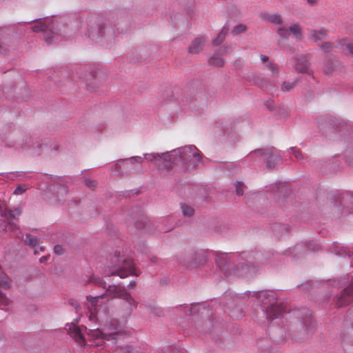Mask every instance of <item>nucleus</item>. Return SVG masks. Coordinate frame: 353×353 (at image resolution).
Wrapping results in <instances>:
<instances>
[{"mask_svg":"<svg viewBox=\"0 0 353 353\" xmlns=\"http://www.w3.org/2000/svg\"><path fill=\"white\" fill-rule=\"evenodd\" d=\"M324 71L326 74H329L332 72V69L330 68H326L324 69Z\"/></svg>","mask_w":353,"mask_h":353,"instance_id":"obj_54","label":"nucleus"},{"mask_svg":"<svg viewBox=\"0 0 353 353\" xmlns=\"http://www.w3.org/2000/svg\"><path fill=\"white\" fill-rule=\"evenodd\" d=\"M34 254H38V251L37 250H34Z\"/></svg>","mask_w":353,"mask_h":353,"instance_id":"obj_61","label":"nucleus"},{"mask_svg":"<svg viewBox=\"0 0 353 353\" xmlns=\"http://www.w3.org/2000/svg\"><path fill=\"white\" fill-rule=\"evenodd\" d=\"M338 255H342V254L340 253V252L336 253Z\"/></svg>","mask_w":353,"mask_h":353,"instance_id":"obj_62","label":"nucleus"},{"mask_svg":"<svg viewBox=\"0 0 353 353\" xmlns=\"http://www.w3.org/2000/svg\"><path fill=\"white\" fill-rule=\"evenodd\" d=\"M143 156L150 161H155L159 158L165 162V165H170V161L172 159V155L168 152L163 153H145Z\"/></svg>","mask_w":353,"mask_h":353,"instance_id":"obj_20","label":"nucleus"},{"mask_svg":"<svg viewBox=\"0 0 353 353\" xmlns=\"http://www.w3.org/2000/svg\"><path fill=\"white\" fill-rule=\"evenodd\" d=\"M70 304L74 307V309H75V310L77 312L79 311V308L80 307V305H79V303L77 301L70 300Z\"/></svg>","mask_w":353,"mask_h":353,"instance_id":"obj_46","label":"nucleus"},{"mask_svg":"<svg viewBox=\"0 0 353 353\" xmlns=\"http://www.w3.org/2000/svg\"><path fill=\"white\" fill-rule=\"evenodd\" d=\"M170 154L172 155V159L170 164L181 163L183 164H190L194 167L196 164L201 162V157L199 150L193 145H185L173 150Z\"/></svg>","mask_w":353,"mask_h":353,"instance_id":"obj_4","label":"nucleus"},{"mask_svg":"<svg viewBox=\"0 0 353 353\" xmlns=\"http://www.w3.org/2000/svg\"><path fill=\"white\" fill-rule=\"evenodd\" d=\"M296 63H295V68L296 71L301 73H307L313 77L312 72L310 71V62L307 57L305 55L300 54L296 57Z\"/></svg>","mask_w":353,"mask_h":353,"instance_id":"obj_14","label":"nucleus"},{"mask_svg":"<svg viewBox=\"0 0 353 353\" xmlns=\"http://www.w3.org/2000/svg\"><path fill=\"white\" fill-rule=\"evenodd\" d=\"M16 236L17 238H19V239H22L23 238L22 235H17Z\"/></svg>","mask_w":353,"mask_h":353,"instance_id":"obj_59","label":"nucleus"},{"mask_svg":"<svg viewBox=\"0 0 353 353\" xmlns=\"http://www.w3.org/2000/svg\"><path fill=\"white\" fill-rule=\"evenodd\" d=\"M135 285H136L135 281H132L128 284V289H132V288H133L135 286Z\"/></svg>","mask_w":353,"mask_h":353,"instance_id":"obj_53","label":"nucleus"},{"mask_svg":"<svg viewBox=\"0 0 353 353\" xmlns=\"http://www.w3.org/2000/svg\"><path fill=\"white\" fill-rule=\"evenodd\" d=\"M26 188H25V186L19 185L14 190V194H16V195L22 194L23 193H24L26 192Z\"/></svg>","mask_w":353,"mask_h":353,"instance_id":"obj_43","label":"nucleus"},{"mask_svg":"<svg viewBox=\"0 0 353 353\" xmlns=\"http://www.w3.org/2000/svg\"><path fill=\"white\" fill-rule=\"evenodd\" d=\"M296 82L284 81L281 85V90L283 92H288L295 86Z\"/></svg>","mask_w":353,"mask_h":353,"instance_id":"obj_33","label":"nucleus"},{"mask_svg":"<svg viewBox=\"0 0 353 353\" xmlns=\"http://www.w3.org/2000/svg\"><path fill=\"white\" fill-rule=\"evenodd\" d=\"M251 294L250 292H248ZM252 296L261 303V307L266 315V318L273 320L282 316L285 312V308L277 303L276 294L273 291L262 290L252 292Z\"/></svg>","mask_w":353,"mask_h":353,"instance_id":"obj_2","label":"nucleus"},{"mask_svg":"<svg viewBox=\"0 0 353 353\" xmlns=\"http://www.w3.org/2000/svg\"><path fill=\"white\" fill-rule=\"evenodd\" d=\"M272 228L273 232L277 236H283L290 232L289 226L281 223H274Z\"/></svg>","mask_w":353,"mask_h":353,"instance_id":"obj_24","label":"nucleus"},{"mask_svg":"<svg viewBox=\"0 0 353 353\" xmlns=\"http://www.w3.org/2000/svg\"><path fill=\"white\" fill-rule=\"evenodd\" d=\"M8 146L14 147L17 150H28L40 149L42 144L37 139H34L30 133H24L17 137Z\"/></svg>","mask_w":353,"mask_h":353,"instance_id":"obj_7","label":"nucleus"},{"mask_svg":"<svg viewBox=\"0 0 353 353\" xmlns=\"http://www.w3.org/2000/svg\"><path fill=\"white\" fill-rule=\"evenodd\" d=\"M92 282L95 285L103 287V288H105V287H106L105 282L99 277H93Z\"/></svg>","mask_w":353,"mask_h":353,"instance_id":"obj_39","label":"nucleus"},{"mask_svg":"<svg viewBox=\"0 0 353 353\" xmlns=\"http://www.w3.org/2000/svg\"><path fill=\"white\" fill-rule=\"evenodd\" d=\"M246 30L247 28L245 25L239 24L234 26V29L232 30V33L234 34H239L244 32Z\"/></svg>","mask_w":353,"mask_h":353,"instance_id":"obj_34","label":"nucleus"},{"mask_svg":"<svg viewBox=\"0 0 353 353\" xmlns=\"http://www.w3.org/2000/svg\"><path fill=\"white\" fill-rule=\"evenodd\" d=\"M307 1L309 4L314 5L316 3V0H307Z\"/></svg>","mask_w":353,"mask_h":353,"instance_id":"obj_56","label":"nucleus"},{"mask_svg":"<svg viewBox=\"0 0 353 353\" xmlns=\"http://www.w3.org/2000/svg\"><path fill=\"white\" fill-rule=\"evenodd\" d=\"M230 49L231 48L229 46H222L219 48L214 52V55L209 59V64L216 67L223 66L225 63V61L223 58H221V56L228 53Z\"/></svg>","mask_w":353,"mask_h":353,"instance_id":"obj_13","label":"nucleus"},{"mask_svg":"<svg viewBox=\"0 0 353 353\" xmlns=\"http://www.w3.org/2000/svg\"><path fill=\"white\" fill-rule=\"evenodd\" d=\"M245 255L246 263H242L241 267L242 268L243 274H248L251 272V266L254 268L255 263L257 264H265L269 262V260L263 256L261 252H257L254 254L252 253H243Z\"/></svg>","mask_w":353,"mask_h":353,"instance_id":"obj_10","label":"nucleus"},{"mask_svg":"<svg viewBox=\"0 0 353 353\" xmlns=\"http://www.w3.org/2000/svg\"><path fill=\"white\" fill-rule=\"evenodd\" d=\"M261 60L265 65V66H267V65H268L269 63H271L269 61L268 57H267L265 55H261Z\"/></svg>","mask_w":353,"mask_h":353,"instance_id":"obj_47","label":"nucleus"},{"mask_svg":"<svg viewBox=\"0 0 353 353\" xmlns=\"http://www.w3.org/2000/svg\"><path fill=\"white\" fill-rule=\"evenodd\" d=\"M112 28L110 26H103L97 24L96 26H90L88 29L87 34L92 41L98 42L102 37L108 39L112 37Z\"/></svg>","mask_w":353,"mask_h":353,"instance_id":"obj_9","label":"nucleus"},{"mask_svg":"<svg viewBox=\"0 0 353 353\" xmlns=\"http://www.w3.org/2000/svg\"><path fill=\"white\" fill-rule=\"evenodd\" d=\"M39 250H40L41 252H44L45 248L41 246V247L39 248Z\"/></svg>","mask_w":353,"mask_h":353,"instance_id":"obj_57","label":"nucleus"},{"mask_svg":"<svg viewBox=\"0 0 353 353\" xmlns=\"http://www.w3.org/2000/svg\"><path fill=\"white\" fill-rule=\"evenodd\" d=\"M12 36V30L10 29L7 28H0V52H6V49L3 47V45L9 46Z\"/></svg>","mask_w":353,"mask_h":353,"instance_id":"obj_17","label":"nucleus"},{"mask_svg":"<svg viewBox=\"0 0 353 353\" xmlns=\"http://www.w3.org/2000/svg\"><path fill=\"white\" fill-rule=\"evenodd\" d=\"M18 229H19V227L16 223H12L9 224V230L14 231V230H17Z\"/></svg>","mask_w":353,"mask_h":353,"instance_id":"obj_50","label":"nucleus"},{"mask_svg":"<svg viewBox=\"0 0 353 353\" xmlns=\"http://www.w3.org/2000/svg\"><path fill=\"white\" fill-rule=\"evenodd\" d=\"M119 321L117 320H112L110 322L109 328L110 330H115L117 331L112 332H103L99 329L88 330L86 327L80 328L75 323H71L66 326H68V332L70 336L79 344L83 345L85 344V339L83 336L82 330L84 329L87 332L89 338L93 339H99L103 342L104 341H117L119 337L123 336V334L117 330L119 328Z\"/></svg>","mask_w":353,"mask_h":353,"instance_id":"obj_1","label":"nucleus"},{"mask_svg":"<svg viewBox=\"0 0 353 353\" xmlns=\"http://www.w3.org/2000/svg\"><path fill=\"white\" fill-rule=\"evenodd\" d=\"M250 158L263 157L265 159L267 166L269 168H274L281 161V155L273 148L267 149H258L250 154Z\"/></svg>","mask_w":353,"mask_h":353,"instance_id":"obj_8","label":"nucleus"},{"mask_svg":"<svg viewBox=\"0 0 353 353\" xmlns=\"http://www.w3.org/2000/svg\"><path fill=\"white\" fill-rule=\"evenodd\" d=\"M181 210L183 212V214L185 216H191L194 214V209L188 205L185 204H181Z\"/></svg>","mask_w":353,"mask_h":353,"instance_id":"obj_30","label":"nucleus"},{"mask_svg":"<svg viewBox=\"0 0 353 353\" xmlns=\"http://www.w3.org/2000/svg\"><path fill=\"white\" fill-rule=\"evenodd\" d=\"M343 252L344 254L348 255V256H351L352 254H353V250L352 248H345V249H343Z\"/></svg>","mask_w":353,"mask_h":353,"instance_id":"obj_48","label":"nucleus"},{"mask_svg":"<svg viewBox=\"0 0 353 353\" xmlns=\"http://www.w3.org/2000/svg\"><path fill=\"white\" fill-rule=\"evenodd\" d=\"M111 266L105 271L108 276H119L123 279L130 275L138 276V272L134 265L132 261L121 254L119 252L116 251L114 256L110 259Z\"/></svg>","mask_w":353,"mask_h":353,"instance_id":"obj_3","label":"nucleus"},{"mask_svg":"<svg viewBox=\"0 0 353 353\" xmlns=\"http://www.w3.org/2000/svg\"><path fill=\"white\" fill-rule=\"evenodd\" d=\"M59 189L62 192L63 194H66L67 189H66V188L65 186L60 185L59 186Z\"/></svg>","mask_w":353,"mask_h":353,"instance_id":"obj_52","label":"nucleus"},{"mask_svg":"<svg viewBox=\"0 0 353 353\" xmlns=\"http://www.w3.org/2000/svg\"><path fill=\"white\" fill-rule=\"evenodd\" d=\"M163 353H185V352L176 348H172V350L169 351V352H167V351H163Z\"/></svg>","mask_w":353,"mask_h":353,"instance_id":"obj_49","label":"nucleus"},{"mask_svg":"<svg viewBox=\"0 0 353 353\" xmlns=\"http://www.w3.org/2000/svg\"><path fill=\"white\" fill-rule=\"evenodd\" d=\"M206 41V38L203 37H197L194 39L191 45L188 48V52L190 54H197L200 52L203 48V46Z\"/></svg>","mask_w":353,"mask_h":353,"instance_id":"obj_19","label":"nucleus"},{"mask_svg":"<svg viewBox=\"0 0 353 353\" xmlns=\"http://www.w3.org/2000/svg\"><path fill=\"white\" fill-rule=\"evenodd\" d=\"M143 158L139 156H134L130 158L122 159L117 161L114 168L117 172L132 174L141 172Z\"/></svg>","mask_w":353,"mask_h":353,"instance_id":"obj_6","label":"nucleus"},{"mask_svg":"<svg viewBox=\"0 0 353 353\" xmlns=\"http://www.w3.org/2000/svg\"><path fill=\"white\" fill-rule=\"evenodd\" d=\"M236 192L237 195L242 196L243 194L244 185L241 182L237 181L235 184Z\"/></svg>","mask_w":353,"mask_h":353,"instance_id":"obj_38","label":"nucleus"},{"mask_svg":"<svg viewBox=\"0 0 353 353\" xmlns=\"http://www.w3.org/2000/svg\"><path fill=\"white\" fill-rule=\"evenodd\" d=\"M332 48V43L330 42H325L321 46V49L325 52H329Z\"/></svg>","mask_w":353,"mask_h":353,"instance_id":"obj_45","label":"nucleus"},{"mask_svg":"<svg viewBox=\"0 0 353 353\" xmlns=\"http://www.w3.org/2000/svg\"><path fill=\"white\" fill-rule=\"evenodd\" d=\"M266 67L268 70H270L272 72V75L273 77L277 76L279 74V68L275 64L271 62L269 63Z\"/></svg>","mask_w":353,"mask_h":353,"instance_id":"obj_36","label":"nucleus"},{"mask_svg":"<svg viewBox=\"0 0 353 353\" xmlns=\"http://www.w3.org/2000/svg\"><path fill=\"white\" fill-rule=\"evenodd\" d=\"M305 316L303 317V324L305 327V330H309L314 326V323L312 316L308 310H304L303 312Z\"/></svg>","mask_w":353,"mask_h":353,"instance_id":"obj_23","label":"nucleus"},{"mask_svg":"<svg viewBox=\"0 0 353 353\" xmlns=\"http://www.w3.org/2000/svg\"><path fill=\"white\" fill-rule=\"evenodd\" d=\"M346 161L353 165V144L350 148L348 154L346 157Z\"/></svg>","mask_w":353,"mask_h":353,"instance_id":"obj_40","label":"nucleus"},{"mask_svg":"<svg viewBox=\"0 0 353 353\" xmlns=\"http://www.w3.org/2000/svg\"><path fill=\"white\" fill-rule=\"evenodd\" d=\"M290 150L297 160L304 159L303 154L300 149L296 147H291Z\"/></svg>","mask_w":353,"mask_h":353,"instance_id":"obj_32","label":"nucleus"},{"mask_svg":"<svg viewBox=\"0 0 353 353\" xmlns=\"http://www.w3.org/2000/svg\"><path fill=\"white\" fill-rule=\"evenodd\" d=\"M0 174H1V175H4V174H5V173H1Z\"/></svg>","mask_w":353,"mask_h":353,"instance_id":"obj_63","label":"nucleus"},{"mask_svg":"<svg viewBox=\"0 0 353 353\" xmlns=\"http://www.w3.org/2000/svg\"><path fill=\"white\" fill-rule=\"evenodd\" d=\"M204 307L203 305L201 304H199V303H194V304H192L190 309V314L192 315H196V314H199V312L201 310H204Z\"/></svg>","mask_w":353,"mask_h":353,"instance_id":"obj_31","label":"nucleus"},{"mask_svg":"<svg viewBox=\"0 0 353 353\" xmlns=\"http://www.w3.org/2000/svg\"><path fill=\"white\" fill-rule=\"evenodd\" d=\"M101 345V343H94H94H92V345Z\"/></svg>","mask_w":353,"mask_h":353,"instance_id":"obj_58","label":"nucleus"},{"mask_svg":"<svg viewBox=\"0 0 353 353\" xmlns=\"http://www.w3.org/2000/svg\"><path fill=\"white\" fill-rule=\"evenodd\" d=\"M36 22L34 26L32 28L33 32H47L48 30H51V26L50 24L46 23V21H43L41 19H32L30 21H23L20 22L19 24L26 26L30 23Z\"/></svg>","mask_w":353,"mask_h":353,"instance_id":"obj_16","label":"nucleus"},{"mask_svg":"<svg viewBox=\"0 0 353 353\" xmlns=\"http://www.w3.org/2000/svg\"><path fill=\"white\" fill-rule=\"evenodd\" d=\"M353 302V282L345 288L339 297L337 298L336 304L338 307H343Z\"/></svg>","mask_w":353,"mask_h":353,"instance_id":"obj_12","label":"nucleus"},{"mask_svg":"<svg viewBox=\"0 0 353 353\" xmlns=\"http://www.w3.org/2000/svg\"><path fill=\"white\" fill-rule=\"evenodd\" d=\"M151 261L154 263V264H157V257H152L151 259Z\"/></svg>","mask_w":353,"mask_h":353,"instance_id":"obj_55","label":"nucleus"},{"mask_svg":"<svg viewBox=\"0 0 353 353\" xmlns=\"http://www.w3.org/2000/svg\"><path fill=\"white\" fill-rule=\"evenodd\" d=\"M113 353H141V352L137 347L128 345L117 347Z\"/></svg>","mask_w":353,"mask_h":353,"instance_id":"obj_26","label":"nucleus"},{"mask_svg":"<svg viewBox=\"0 0 353 353\" xmlns=\"http://www.w3.org/2000/svg\"><path fill=\"white\" fill-rule=\"evenodd\" d=\"M317 247V245H316L313 242H310L307 245V248H305L301 245H296V246L293 248H290L287 250H285V254H288L294 259H295L296 258H299L301 256H303L307 250H309L310 252H315L319 250V248Z\"/></svg>","mask_w":353,"mask_h":353,"instance_id":"obj_11","label":"nucleus"},{"mask_svg":"<svg viewBox=\"0 0 353 353\" xmlns=\"http://www.w3.org/2000/svg\"><path fill=\"white\" fill-rule=\"evenodd\" d=\"M227 32L228 28L223 27L217 37L212 41V45L214 46H219L224 41Z\"/></svg>","mask_w":353,"mask_h":353,"instance_id":"obj_27","label":"nucleus"},{"mask_svg":"<svg viewBox=\"0 0 353 353\" xmlns=\"http://www.w3.org/2000/svg\"><path fill=\"white\" fill-rule=\"evenodd\" d=\"M122 300V306L124 309V315L126 316H130L131 314L137 309V303L132 297L130 293L125 295V296Z\"/></svg>","mask_w":353,"mask_h":353,"instance_id":"obj_15","label":"nucleus"},{"mask_svg":"<svg viewBox=\"0 0 353 353\" xmlns=\"http://www.w3.org/2000/svg\"><path fill=\"white\" fill-rule=\"evenodd\" d=\"M43 38L46 43L50 45L54 42V36L52 33L50 34L49 35L46 33Z\"/></svg>","mask_w":353,"mask_h":353,"instance_id":"obj_41","label":"nucleus"},{"mask_svg":"<svg viewBox=\"0 0 353 353\" xmlns=\"http://www.w3.org/2000/svg\"><path fill=\"white\" fill-rule=\"evenodd\" d=\"M307 31L309 32L310 39L314 42L321 41L325 39L327 36V30L325 29L312 30L308 28Z\"/></svg>","mask_w":353,"mask_h":353,"instance_id":"obj_21","label":"nucleus"},{"mask_svg":"<svg viewBox=\"0 0 353 353\" xmlns=\"http://www.w3.org/2000/svg\"><path fill=\"white\" fill-rule=\"evenodd\" d=\"M24 241L26 245L31 247L32 248H34L39 243V240L37 237L32 236L30 234H27L26 235V239Z\"/></svg>","mask_w":353,"mask_h":353,"instance_id":"obj_29","label":"nucleus"},{"mask_svg":"<svg viewBox=\"0 0 353 353\" xmlns=\"http://www.w3.org/2000/svg\"><path fill=\"white\" fill-rule=\"evenodd\" d=\"M249 81H252L254 85L263 89H268L270 85L269 79L265 77H256L252 79H249Z\"/></svg>","mask_w":353,"mask_h":353,"instance_id":"obj_25","label":"nucleus"},{"mask_svg":"<svg viewBox=\"0 0 353 353\" xmlns=\"http://www.w3.org/2000/svg\"><path fill=\"white\" fill-rule=\"evenodd\" d=\"M346 48L348 50V52L353 56V45L351 43H348L346 46Z\"/></svg>","mask_w":353,"mask_h":353,"instance_id":"obj_51","label":"nucleus"},{"mask_svg":"<svg viewBox=\"0 0 353 353\" xmlns=\"http://www.w3.org/2000/svg\"><path fill=\"white\" fill-rule=\"evenodd\" d=\"M107 292L112 297L121 299L128 294L125 288L116 285H109Z\"/></svg>","mask_w":353,"mask_h":353,"instance_id":"obj_18","label":"nucleus"},{"mask_svg":"<svg viewBox=\"0 0 353 353\" xmlns=\"http://www.w3.org/2000/svg\"><path fill=\"white\" fill-rule=\"evenodd\" d=\"M54 251L55 254L61 255L64 253V248L61 245H57L54 247Z\"/></svg>","mask_w":353,"mask_h":353,"instance_id":"obj_44","label":"nucleus"},{"mask_svg":"<svg viewBox=\"0 0 353 353\" xmlns=\"http://www.w3.org/2000/svg\"><path fill=\"white\" fill-rule=\"evenodd\" d=\"M85 183L86 186H88V188H94L96 187L97 182L95 180H92V179H88L85 180Z\"/></svg>","mask_w":353,"mask_h":353,"instance_id":"obj_42","label":"nucleus"},{"mask_svg":"<svg viewBox=\"0 0 353 353\" xmlns=\"http://www.w3.org/2000/svg\"><path fill=\"white\" fill-rule=\"evenodd\" d=\"M10 303V299L4 293L0 291V305L7 306Z\"/></svg>","mask_w":353,"mask_h":353,"instance_id":"obj_37","label":"nucleus"},{"mask_svg":"<svg viewBox=\"0 0 353 353\" xmlns=\"http://www.w3.org/2000/svg\"><path fill=\"white\" fill-rule=\"evenodd\" d=\"M266 19L273 24L280 25V26H279L276 29V33L281 39L288 40L290 33H292L294 39L298 41H301L302 31L301 28L298 24H291L289 28L282 26V17L278 13L268 14L266 17Z\"/></svg>","mask_w":353,"mask_h":353,"instance_id":"obj_5","label":"nucleus"},{"mask_svg":"<svg viewBox=\"0 0 353 353\" xmlns=\"http://www.w3.org/2000/svg\"><path fill=\"white\" fill-rule=\"evenodd\" d=\"M350 199L352 201H353V196H350Z\"/></svg>","mask_w":353,"mask_h":353,"instance_id":"obj_60","label":"nucleus"},{"mask_svg":"<svg viewBox=\"0 0 353 353\" xmlns=\"http://www.w3.org/2000/svg\"><path fill=\"white\" fill-rule=\"evenodd\" d=\"M80 77L84 79V77ZM85 79L87 81V89L92 92L95 91L96 88L98 86V81L97 79L96 73L89 72L88 74H85Z\"/></svg>","mask_w":353,"mask_h":353,"instance_id":"obj_22","label":"nucleus"},{"mask_svg":"<svg viewBox=\"0 0 353 353\" xmlns=\"http://www.w3.org/2000/svg\"><path fill=\"white\" fill-rule=\"evenodd\" d=\"M194 265H201L205 261V256L203 251L194 252L192 254Z\"/></svg>","mask_w":353,"mask_h":353,"instance_id":"obj_28","label":"nucleus"},{"mask_svg":"<svg viewBox=\"0 0 353 353\" xmlns=\"http://www.w3.org/2000/svg\"><path fill=\"white\" fill-rule=\"evenodd\" d=\"M104 296V294L101 295H98L95 296H87L86 299L88 302H90L92 305H95L99 299H102Z\"/></svg>","mask_w":353,"mask_h":353,"instance_id":"obj_35","label":"nucleus"}]
</instances>
